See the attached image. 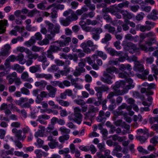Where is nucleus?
<instances>
[{"label":"nucleus","mask_w":158,"mask_h":158,"mask_svg":"<svg viewBox=\"0 0 158 158\" xmlns=\"http://www.w3.org/2000/svg\"><path fill=\"white\" fill-rule=\"evenodd\" d=\"M114 73L116 74L118 73V69L113 66L109 67L103 72V76L101 77V80L108 84H111L112 83L111 80L113 77V76L111 75Z\"/></svg>","instance_id":"obj_1"},{"label":"nucleus","mask_w":158,"mask_h":158,"mask_svg":"<svg viewBox=\"0 0 158 158\" xmlns=\"http://www.w3.org/2000/svg\"><path fill=\"white\" fill-rule=\"evenodd\" d=\"M147 37L150 38L149 41L145 42V44L149 46H152L153 44L156 45L158 46V43L156 41V34L153 31H150L146 33Z\"/></svg>","instance_id":"obj_2"},{"label":"nucleus","mask_w":158,"mask_h":158,"mask_svg":"<svg viewBox=\"0 0 158 158\" xmlns=\"http://www.w3.org/2000/svg\"><path fill=\"white\" fill-rule=\"evenodd\" d=\"M73 110L74 117L73 120L78 124H80L83 118V115L81 113V109L79 107H76L74 108Z\"/></svg>","instance_id":"obj_3"},{"label":"nucleus","mask_w":158,"mask_h":158,"mask_svg":"<svg viewBox=\"0 0 158 158\" xmlns=\"http://www.w3.org/2000/svg\"><path fill=\"white\" fill-rule=\"evenodd\" d=\"M126 46L128 48V50L130 53L133 54L135 53L136 55H139L140 52L139 49L137 48L136 45L131 42L127 43Z\"/></svg>","instance_id":"obj_4"},{"label":"nucleus","mask_w":158,"mask_h":158,"mask_svg":"<svg viewBox=\"0 0 158 158\" xmlns=\"http://www.w3.org/2000/svg\"><path fill=\"white\" fill-rule=\"evenodd\" d=\"M28 100L27 98L22 97L20 98L19 100H16L15 102L16 105L20 106L22 108H29L31 106V105L28 103H25L23 104L25 102H27Z\"/></svg>","instance_id":"obj_5"},{"label":"nucleus","mask_w":158,"mask_h":158,"mask_svg":"<svg viewBox=\"0 0 158 158\" xmlns=\"http://www.w3.org/2000/svg\"><path fill=\"white\" fill-rule=\"evenodd\" d=\"M61 47H62L60 46L59 41H57L50 46L49 49L48 50L52 52H57L61 50V48H60Z\"/></svg>","instance_id":"obj_6"},{"label":"nucleus","mask_w":158,"mask_h":158,"mask_svg":"<svg viewBox=\"0 0 158 158\" xmlns=\"http://www.w3.org/2000/svg\"><path fill=\"white\" fill-rule=\"evenodd\" d=\"M84 115L85 119L86 120H90V122H84V123L89 126H91V123H92V118L95 116V115L89 110H88L87 112L84 114Z\"/></svg>","instance_id":"obj_7"},{"label":"nucleus","mask_w":158,"mask_h":158,"mask_svg":"<svg viewBox=\"0 0 158 158\" xmlns=\"http://www.w3.org/2000/svg\"><path fill=\"white\" fill-rule=\"evenodd\" d=\"M46 89L49 92L48 95L49 97L51 98L55 97L57 91L56 88L50 85L47 86Z\"/></svg>","instance_id":"obj_8"},{"label":"nucleus","mask_w":158,"mask_h":158,"mask_svg":"<svg viewBox=\"0 0 158 158\" xmlns=\"http://www.w3.org/2000/svg\"><path fill=\"white\" fill-rule=\"evenodd\" d=\"M61 38L64 39V41L62 40L58 41L60 46H61L62 47L68 45L69 44V43L71 42V40L70 37H66L65 35H62L61 36Z\"/></svg>","instance_id":"obj_9"},{"label":"nucleus","mask_w":158,"mask_h":158,"mask_svg":"<svg viewBox=\"0 0 158 158\" xmlns=\"http://www.w3.org/2000/svg\"><path fill=\"white\" fill-rule=\"evenodd\" d=\"M120 12L123 16V18L124 19L125 23L129 22L127 19H131L132 18L131 14L126 10H121Z\"/></svg>","instance_id":"obj_10"},{"label":"nucleus","mask_w":158,"mask_h":158,"mask_svg":"<svg viewBox=\"0 0 158 158\" xmlns=\"http://www.w3.org/2000/svg\"><path fill=\"white\" fill-rule=\"evenodd\" d=\"M29 74L27 72H23L21 74V78L22 80L25 81L31 82L33 81V79L31 77H29Z\"/></svg>","instance_id":"obj_11"},{"label":"nucleus","mask_w":158,"mask_h":158,"mask_svg":"<svg viewBox=\"0 0 158 158\" xmlns=\"http://www.w3.org/2000/svg\"><path fill=\"white\" fill-rule=\"evenodd\" d=\"M96 59H97V56L96 54H94L91 56V57L87 56L84 59L85 62L86 61L89 65L92 66V65L94 64Z\"/></svg>","instance_id":"obj_12"},{"label":"nucleus","mask_w":158,"mask_h":158,"mask_svg":"<svg viewBox=\"0 0 158 158\" xmlns=\"http://www.w3.org/2000/svg\"><path fill=\"white\" fill-rule=\"evenodd\" d=\"M0 110H4L5 113L7 116L10 114L11 113V111L8 109V105L7 104L5 103H3L1 105L0 107Z\"/></svg>","instance_id":"obj_13"},{"label":"nucleus","mask_w":158,"mask_h":158,"mask_svg":"<svg viewBox=\"0 0 158 158\" xmlns=\"http://www.w3.org/2000/svg\"><path fill=\"white\" fill-rule=\"evenodd\" d=\"M134 70L135 71H138L140 72H143L144 70L143 66L139 61L135 62Z\"/></svg>","instance_id":"obj_14"},{"label":"nucleus","mask_w":158,"mask_h":158,"mask_svg":"<svg viewBox=\"0 0 158 158\" xmlns=\"http://www.w3.org/2000/svg\"><path fill=\"white\" fill-rule=\"evenodd\" d=\"M11 69L14 70H16L19 73H21L23 72L25 69L24 67L21 66L18 64H15L12 66Z\"/></svg>","instance_id":"obj_15"},{"label":"nucleus","mask_w":158,"mask_h":158,"mask_svg":"<svg viewBox=\"0 0 158 158\" xmlns=\"http://www.w3.org/2000/svg\"><path fill=\"white\" fill-rule=\"evenodd\" d=\"M106 49L107 52L112 56H119L122 54L120 52H118L111 48L108 47Z\"/></svg>","instance_id":"obj_16"},{"label":"nucleus","mask_w":158,"mask_h":158,"mask_svg":"<svg viewBox=\"0 0 158 158\" xmlns=\"http://www.w3.org/2000/svg\"><path fill=\"white\" fill-rule=\"evenodd\" d=\"M157 15H158V11L155 10H153L150 14L147 16V18L149 19L155 20L158 19L156 16Z\"/></svg>","instance_id":"obj_17"},{"label":"nucleus","mask_w":158,"mask_h":158,"mask_svg":"<svg viewBox=\"0 0 158 158\" xmlns=\"http://www.w3.org/2000/svg\"><path fill=\"white\" fill-rule=\"evenodd\" d=\"M39 127L40 130H38L35 134V137L37 138L39 137H43V132L45 131V127L39 125Z\"/></svg>","instance_id":"obj_18"},{"label":"nucleus","mask_w":158,"mask_h":158,"mask_svg":"<svg viewBox=\"0 0 158 158\" xmlns=\"http://www.w3.org/2000/svg\"><path fill=\"white\" fill-rule=\"evenodd\" d=\"M102 65V60L100 59H97L96 61V63L94 62V64L92 65V67L94 69L98 70L99 69V67Z\"/></svg>","instance_id":"obj_19"},{"label":"nucleus","mask_w":158,"mask_h":158,"mask_svg":"<svg viewBox=\"0 0 158 158\" xmlns=\"http://www.w3.org/2000/svg\"><path fill=\"white\" fill-rule=\"evenodd\" d=\"M52 7L56 8V10L58 9L62 10L64 9V6L63 5L57 4L56 3H54L48 6L46 9L47 10H48Z\"/></svg>","instance_id":"obj_20"},{"label":"nucleus","mask_w":158,"mask_h":158,"mask_svg":"<svg viewBox=\"0 0 158 158\" xmlns=\"http://www.w3.org/2000/svg\"><path fill=\"white\" fill-rule=\"evenodd\" d=\"M47 84V82L44 80L36 81L35 83V85L36 86L39 87L40 89H42L45 88Z\"/></svg>","instance_id":"obj_21"},{"label":"nucleus","mask_w":158,"mask_h":158,"mask_svg":"<svg viewBox=\"0 0 158 158\" xmlns=\"http://www.w3.org/2000/svg\"><path fill=\"white\" fill-rule=\"evenodd\" d=\"M86 65V62L84 59H81L80 60V62L78 63V69L82 72H85V69L84 68V67Z\"/></svg>","instance_id":"obj_22"},{"label":"nucleus","mask_w":158,"mask_h":158,"mask_svg":"<svg viewBox=\"0 0 158 158\" xmlns=\"http://www.w3.org/2000/svg\"><path fill=\"white\" fill-rule=\"evenodd\" d=\"M7 25L8 23L7 20L0 21V33H2L5 32L6 31V27L5 26H7Z\"/></svg>","instance_id":"obj_23"},{"label":"nucleus","mask_w":158,"mask_h":158,"mask_svg":"<svg viewBox=\"0 0 158 158\" xmlns=\"http://www.w3.org/2000/svg\"><path fill=\"white\" fill-rule=\"evenodd\" d=\"M15 155L17 156L23 157V158H28L29 155L27 153H24L23 151H15L14 152Z\"/></svg>","instance_id":"obj_24"},{"label":"nucleus","mask_w":158,"mask_h":158,"mask_svg":"<svg viewBox=\"0 0 158 158\" xmlns=\"http://www.w3.org/2000/svg\"><path fill=\"white\" fill-rule=\"evenodd\" d=\"M26 54L28 55V58L31 60L33 59L35 60L38 57V54L37 53H32V52L29 49L26 52Z\"/></svg>","instance_id":"obj_25"},{"label":"nucleus","mask_w":158,"mask_h":158,"mask_svg":"<svg viewBox=\"0 0 158 158\" xmlns=\"http://www.w3.org/2000/svg\"><path fill=\"white\" fill-rule=\"evenodd\" d=\"M24 56L22 53L19 54L16 56V60L19 61L21 64H23L26 63V60L24 59Z\"/></svg>","instance_id":"obj_26"},{"label":"nucleus","mask_w":158,"mask_h":158,"mask_svg":"<svg viewBox=\"0 0 158 158\" xmlns=\"http://www.w3.org/2000/svg\"><path fill=\"white\" fill-rule=\"evenodd\" d=\"M126 82L128 83V84L127 85L125 88H124V89L127 90L134 87V85L133 84V81L131 79L129 78L127 79L126 80Z\"/></svg>","instance_id":"obj_27"},{"label":"nucleus","mask_w":158,"mask_h":158,"mask_svg":"<svg viewBox=\"0 0 158 158\" xmlns=\"http://www.w3.org/2000/svg\"><path fill=\"white\" fill-rule=\"evenodd\" d=\"M69 11H71V15L67 17L69 18V20L71 22L73 21H76L78 19V17L76 14L71 9H69Z\"/></svg>","instance_id":"obj_28"},{"label":"nucleus","mask_w":158,"mask_h":158,"mask_svg":"<svg viewBox=\"0 0 158 158\" xmlns=\"http://www.w3.org/2000/svg\"><path fill=\"white\" fill-rule=\"evenodd\" d=\"M70 135L68 134L62 135L59 137L58 139L60 142L64 143L66 141L68 140L69 138Z\"/></svg>","instance_id":"obj_29"},{"label":"nucleus","mask_w":158,"mask_h":158,"mask_svg":"<svg viewBox=\"0 0 158 158\" xmlns=\"http://www.w3.org/2000/svg\"><path fill=\"white\" fill-rule=\"evenodd\" d=\"M80 47L82 48L83 52L87 54H89L91 52V50L86 46L85 42L82 43L81 44Z\"/></svg>","instance_id":"obj_30"},{"label":"nucleus","mask_w":158,"mask_h":158,"mask_svg":"<svg viewBox=\"0 0 158 158\" xmlns=\"http://www.w3.org/2000/svg\"><path fill=\"white\" fill-rule=\"evenodd\" d=\"M40 67L39 65H37L35 66H33L29 68L30 71L32 73H34L40 71Z\"/></svg>","instance_id":"obj_31"},{"label":"nucleus","mask_w":158,"mask_h":158,"mask_svg":"<svg viewBox=\"0 0 158 158\" xmlns=\"http://www.w3.org/2000/svg\"><path fill=\"white\" fill-rule=\"evenodd\" d=\"M88 10V8L84 6L82 7L81 9L77 10L76 11V13L77 15H81L83 13L87 12Z\"/></svg>","instance_id":"obj_32"},{"label":"nucleus","mask_w":158,"mask_h":158,"mask_svg":"<svg viewBox=\"0 0 158 158\" xmlns=\"http://www.w3.org/2000/svg\"><path fill=\"white\" fill-rule=\"evenodd\" d=\"M104 28L108 30L109 32L113 34L115 31V28L114 27H112L110 24H106L104 26Z\"/></svg>","instance_id":"obj_33"},{"label":"nucleus","mask_w":158,"mask_h":158,"mask_svg":"<svg viewBox=\"0 0 158 158\" xmlns=\"http://www.w3.org/2000/svg\"><path fill=\"white\" fill-rule=\"evenodd\" d=\"M59 104L61 106L64 107H68L70 104V102L67 101H64L62 99L56 100Z\"/></svg>","instance_id":"obj_34"},{"label":"nucleus","mask_w":158,"mask_h":158,"mask_svg":"<svg viewBox=\"0 0 158 158\" xmlns=\"http://www.w3.org/2000/svg\"><path fill=\"white\" fill-rule=\"evenodd\" d=\"M47 4V2L46 0L43 1L41 2L38 4L37 5V7L40 9L44 10L47 9L46 8V5Z\"/></svg>","instance_id":"obj_35"},{"label":"nucleus","mask_w":158,"mask_h":158,"mask_svg":"<svg viewBox=\"0 0 158 158\" xmlns=\"http://www.w3.org/2000/svg\"><path fill=\"white\" fill-rule=\"evenodd\" d=\"M35 42V39L33 36L31 37L28 41L25 42V45L27 47H30Z\"/></svg>","instance_id":"obj_36"},{"label":"nucleus","mask_w":158,"mask_h":158,"mask_svg":"<svg viewBox=\"0 0 158 158\" xmlns=\"http://www.w3.org/2000/svg\"><path fill=\"white\" fill-rule=\"evenodd\" d=\"M119 69L122 71H124L127 69L129 71H131L132 68L131 66L129 64H127L125 65L123 64H121L119 66Z\"/></svg>","instance_id":"obj_37"},{"label":"nucleus","mask_w":158,"mask_h":158,"mask_svg":"<svg viewBox=\"0 0 158 158\" xmlns=\"http://www.w3.org/2000/svg\"><path fill=\"white\" fill-rule=\"evenodd\" d=\"M60 22L61 24L64 26H67L69 25L71 22L69 18L67 17L65 19L62 18L60 20Z\"/></svg>","instance_id":"obj_38"},{"label":"nucleus","mask_w":158,"mask_h":158,"mask_svg":"<svg viewBox=\"0 0 158 158\" xmlns=\"http://www.w3.org/2000/svg\"><path fill=\"white\" fill-rule=\"evenodd\" d=\"M85 42L87 46L88 47H93V48L92 49L93 51H94L95 49H97V46L96 45L94 44L93 42L91 40H89L87 41V42Z\"/></svg>","instance_id":"obj_39"},{"label":"nucleus","mask_w":158,"mask_h":158,"mask_svg":"<svg viewBox=\"0 0 158 158\" xmlns=\"http://www.w3.org/2000/svg\"><path fill=\"white\" fill-rule=\"evenodd\" d=\"M136 139L139 140L141 143H145L148 139V138L144 135H137Z\"/></svg>","instance_id":"obj_40"},{"label":"nucleus","mask_w":158,"mask_h":158,"mask_svg":"<svg viewBox=\"0 0 158 158\" xmlns=\"http://www.w3.org/2000/svg\"><path fill=\"white\" fill-rule=\"evenodd\" d=\"M99 108L98 107H95L93 106H91L89 107L88 110L92 113L94 115L95 113L98 112L99 111Z\"/></svg>","instance_id":"obj_41"},{"label":"nucleus","mask_w":158,"mask_h":158,"mask_svg":"<svg viewBox=\"0 0 158 158\" xmlns=\"http://www.w3.org/2000/svg\"><path fill=\"white\" fill-rule=\"evenodd\" d=\"M59 130L62 134L69 135L70 132V130L69 129L67 128L64 127H61L59 128Z\"/></svg>","instance_id":"obj_42"},{"label":"nucleus","mask_w":158,"mask_h":158,"mask_svg":"<svg viewBox=\"0 0 158 158\" xmlns=\"http://www.w3.org/2000/svg\"><path fill=\"white\" fill-rule=\"evenodd\" d=\"M59 143L56 140L52 142H50L48 143V145L49 147L51 149H54L57 147Z\"/></svg>","instance_id":"obj_43"},{"label":"nucleus","mask_w":158,"mask_h":158,"mask_svg":"<svg viewBox=\"0 0 158 158\" xmlns=\"http://www.w3.org/2000/svg\"><path fill=\"white\" fill-rule=\"evenodd\" d=\"M118 75L119 77L120 78H127L128 76H133V74L131 72L129 74H128L127 72H123L119 73Z\"/></svg>","instance_id":"obj_44"},{"label":"nucleus","mask_w":158,"mask_h":158,"mask_svg":"<svg viewBox=\"0 0 158 158\" xmlns=\"http://www.w3.org/2000/svg\"><path fill=\"white\" fill-rule=\"evenodd\" d=\"M158 136H155L150 139V142L154 146H156L158 143Z\"/></svg>","instance_id":"obj_45"},{"label":"nucleus","mask_w":158,"mask_h":158,"mask_svg":"<svg viewBox=\"0 0 158 158\" xmlns=\"http://www.w3.org/2000/svg\"><path fill=\"white\" fill-rule=\"evenodd\" d=\"M74 102L77 104L81 106L85 104V102L83 100L81 99H75L74 100Z\"/></svg>","instance_id":"obj_46"},{"label":"nucleus","mask_w":158,"mask_h":158,"mask_svg":"<svg viewBox=\"0 0 158 158\" xmlns=\"http://www.w3.org/2000/svg\"><path fill=\"white\" fill-rule=\"evenodd\" d=\"M96 52L97 53V55H96L97 56H99L103 60H105L107 58V56L106 54H104L102 52L97 50L96 51Z\"/></svg>","instance_id":"obj_47"},{"label":"nucleus","mask_w":158,"mask_h":158,"mask_svg":"<svg viewBox=\"0 0 158 158\" xmlns=\"http://www.w3.org/2000/svg\"><path fill=\"white\" fill-rule=\"evenodd\" d=\"M25 22L26 24L28 25L27 26V29L29 31H33L35 30V28L34 27H31V26L29 25H28L31 23V20L30 19H28L26 20Z\"/></svg>","instance_id":"obj_48"},{"label":"nucleus","mask_w":158,"mask_h":158,"mask_svg":"<svg viewBox=\"0 0 158 158\" xmlns=\"http://www.w3.org/2000/svg\"><path fill=\"white\" fill-rule=\"evenodd\" d=\"M48 104L51 106L53 107L55 109H62V108L61 106L59 107L57 105H56L54 102L52 100H50L48 102Z\"/></svg>","instance_id":"obj_49"},{"label":"nucleus","mask_w":158,"mask_h":158,"mask_svg":"<svg viewBox=\"0 0 158 158\" xmlns=\"http://www.w3.org/2000/svg\"><path fill=\"white\" fill-rule=\"evenodd\" d=\"M111 38V36L109 34H106L104 38L102 40V42L105 43L109 41Z\"/></svg>","instance_id":"obj_50"},{"label":"nucleus","mask_w":158,"mask_h":158,"mask_svg":"<svg viewBox=\"0 0 158 158\" xmlns=\"http://www.w3.org/2000/svg\"><path fill=\"white\" fill-rule=\"evenodd\" d=\"M22 131L21 130H19L17 131L16 134H15L17 138L18 139H24L26 137V136H22Z\"/></svg>","instance_id":"obj_51"},{"label":"nucleus","mask_w":158,"mask_h":158,"mask_svg":"<svg viewBox=\"0 0 158 158\" xmlns=\"http://www.w3.org/2000/svg\"><path fill=\"white\" fill-rule=\"evenodd\" d=\"M40 11L36 9H34L29 12L27 15V16L31 17L33 16L34 15L37 14H39Z\"/></svg>","instance_id":"obj_52"},{"label":"nucleus","mask_w":158,"mask_h":158,"mask_svg":"<svg viewBox=\"0 0 158 158\" xmlns=\"http://www.w3.org/2000/svg\"><path fill=\"white\" fill-rule=\"evenodd\" d=\"M85 89L89 92L90 94L94 95V90L90 88V84H87L85 85Z\"/></svg>","instance_id":"obj_53"},{"label":"nucleus","mask_w":158,"mask_h":158,"mask_svg":"<svg viewBox=\"0 0 158 158\" xmlns=\"http://www.w3.org/2000/svg\"><path fill=\"white\" fill-rule=\"evenodd\" d=\"M98 23V21L96 20H91L90 19H87L86 20V23L87 25H91L93 26H94L96 25Z\"/></svg>","instance_id":"obj_54"},{"label":"nucleus","mask_w":158,"mask_h":158,"mask_svg":"<svg viewBox=\"0 0 158 158\" xmlns=\"http://www.w3.org/2000/svg\"><path fill=\"white\" fill-rule=\"evenodd\" d=\"M133 119L135 122L137 121L141 122L142 121L143 118L142 116L139 114L138 115H134L133 117Z\"/></svg>","instance_id":"obj_55"},{"label":"nucleus","mask_w":158,"mask_h":158,"mask_svg":"<svg viewBox=\"0 0 158 158\" xmlns=\"http://www.w3.org/2000/svg\"><path fill=\"white\" fill-rule=\"evenodd\" d=\"M69 149L68 148H66L63 149H61L59 150V153L60 155H66L67 154H69Z\"/></svg>","instance_id":"obj_56"},{"label":"nucleus","mask_w":158,"mask_h":158,"mask_svg":"<svg viewBox=\"0 0 158 158\" xmlns=\"http://www.w3.org/2000/svg\"><path fill=\"white\" fill-rule=\"evenodd\" d=\"M37 58L38 61L43 62L44 65H45V63L47 61L46 57L44 56H39L38 55Z\"/></svg>","instance_id":"obj_57"},{"label":"nucleus","mask_w":158,"mask_h":158,"mask_svg":"<svg viewBox=\"0 0 158 158\" xmlns=\"http://www.w3.org/2000/svg\"><path fill=\"white\" fill-rule=\"evenodd\" d=\"M149 123L151 124H152L156 122L158 123V115L154 117H151L149 119Z\"/></svg>","instance_id":"obj_58"},{"label":"nucleus","mask_w":158,"mask_h":158,"mask_svg":"<svg viewBox=\"0 0 158 158\" xmlns=\"http://www.w3.org/2000/svg\"><path fill=\"white\" fill-rule=\"evenodd\" d=\"M139 29L141 31L143 32L146 31H149L151 30V27H147L146 25H141L139 27Z\"/></svg>","instance_id":"obj_59"},{"label":"nucleus","mask_w":158,"mask_h":158,"mask_svg":"<svg viewBox=\"0 0 158 158\" xmlns=\"http://www.w3.org/2000/svg\"><path fill=\"white\" fill-rule=\"evenodd\" d=\"M105 114L104 112L102 110L99 112V116L98 117L97 120L98 121L100 122L102 120V117L104 116Z\"/></svg>","instance_id":"obj_60"},{"label":"nucleus","mask_w":158,"mask_h":158,"mask_svg":"<svg viewBox=\"0 0 158 158\" xmlns=\"http://www.w3.org/2000/svg\"><path fill=\"white\" fill-rule=\"evenodd\" d=\"M10 126L13 128H19L21 126V123L19 122H14L11 123Z\"/></svg>","instance_id":"obj_61"},{"label":"nucleus","mask_w":158,"mask_h":158,"mask_svg":"<svg viewBox=\"0 0 158 158\" xmlns=\"http://www.w3.org/2000/svg\"><path fill=\"white\" fill-rule=\"evenodd\" d=\"M52 12L51 13V17L52 18H56L57 17V11L56 10V8L52 7Z\"/></svg>","instance_id":"obj_62"},{"label":"nucleus","mask_w":158,"mask_h":158,"mask_svg":"<svg viewBox=\"0 0 158 158\" xmlns=\"http://www.w3.org/2000/svg\"><path fill=\"white\" fill-rule=\"evenodd\" d=\"M119 9L117 7H112L109 9V11L112 15H114L117 11H118Z\"/></svg>","instance_id":"obj_63"},{"label":"nucleus","mask_w":158,"mask_h":158,"mask_svg":"<svg viewBox=\"0 0 158 158\" xmlns=\"http://www.w3.org/2000/svg\"><path fill=\"white\" fill-rule=\"evenodd\" d=\"M152 71V72L154 73V74L157 75H158V69L157 66L154 64H152L151 67Z\"/></svg>","instance_id":"obj_64"}]
</instances>
